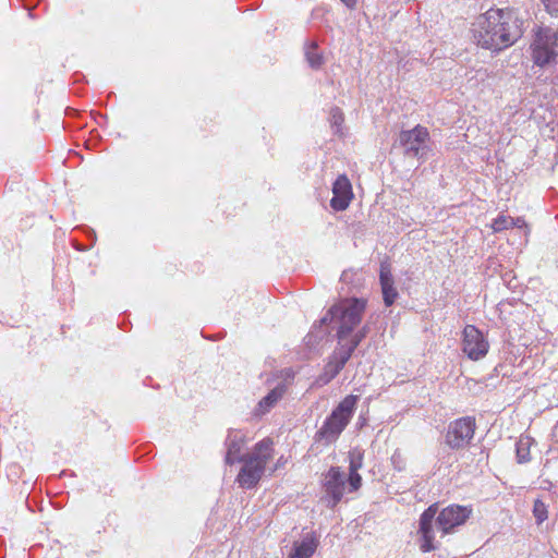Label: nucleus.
Instances as JSON below:
<instances>
[{
  "mask_svg": "<svg viewBox=\"0 0 558 558\" xmlns=\"http://www.w3.org/2000/svg\"><path fill=\"white\" fill-rule=\"evenodd\" d=\"M517 459L519 463H524L530 461V440L529 439H520L517 442Z\"/></svg>",
  "mask_w": 558,
  "mask_h": 558,
  "instance_id": "obj_19",
  "label": "nucleus"
},
{
  "mask_svg": "<svg viewBox=\"0 0 558 558\" xmlns=\"http://www.w3.org/2000/svg\"><path fill=\"white\" fill-rule=\"evenodd\" d=\"M430 137L426 128L416 125L412 130L401 131L399 134V144L402 147L404 156L424 160L428 153Z\"/></svg>",
  "mask_w": 558,
  "mask_h": 558,
  "instance_id": "obj_7",
  "label": "nucleus"
},
{
  "mask_svg": "<svg viewBox=\"0 0 558 558\" xmlns=\"http://www.w3.org/2000/svg\"><path fill=\"white\" fill-rule=\"evenodd\" d=\"M514 226V219L509 216L499 215L492 223V228L495 232H500L512 228Z\"/></svg>",
  "mask_w": 558,
  "mask_h": 558,
  "instance_id": "obj_20",
  "label": "nucleus"
},
{
  "mask_svg": "<svg viewBox=\"0 0 558 558\" xmlns=\"http://www.w3.org/2000/svg\"><path fill=\"white\" fill-rule=\"evenodd\" d=\"M332 194L330 206L338 211L347 209L353 197V192L351 182L345 174L336 179L332 185Z\"/></svg>",
  "mask_w": 558,
  "mask_h": 558,
  "instance_id": "obj_11",
  "label": "nucleus"
},
{
  "mask_svg": "<svg viewBox=\"0 0 558 558\" xmlns=\"http://www.w3.org/2000/svg\"><path fill=\"white\" fill-rule=\"evenodd\" d=\"M462 349L471 360L477 361L487 354L488 342L475 326L468 325L463 330Z\"/></svg>",
  "mask_w": 558,
  "mask_h": 558,
  "instance_id": "obj_10",
  "label": "nucleus"
},
{
  "mask_svg": "<svg viewBox=\"0 0 558 558\" xmlns=\"http://www.w3.org/2000/svg\"><path fill=\"white\" fill-rule=\"evenodd\" d=\"M472 509L465 506L450 505L438 512V505L433 504L420 517V533L422 534L421 550L429 553L437 548L435 545V531L445 536L454 532V529L464 524L470 518Z\"/></svg>",
  "mask_w": 558,
  "mask_h": 558,
  "instance_id": "obj_3",
  "label": "nucleus"
},
{
  "mask_svg": "<svg viewBox=\"0 0 558 558\" xmlns=\"http://www.w3.org/2000/svg\"><path fill=\"white\" fill-rule=\"evenodd\" d=\"M475 428V418L470 416L451 422L448 425L446 444L454 450L465 448L474 437Z\"/></svg>",
  "mask_w": 558,
  "mask_h": 558,
  "instance_id": "obj_8",
  "label": "nucleus"
},
{
  "mask_svg": "<svg viewBox=\"0 0 558 558\" xmlns=\"http://www.w3.org/2000/svg\"><path fill=\"white\" fill-rule=\"evenodd\" d=\"M522 222V220L520 218H518L517 220H514V226H520V223Z\"/></svg>",
  "mask_w": 558,
  "mask_h": 558,
  "instance_id": "obj_26",
  "label": "nucleus"
},
{
  "mask_svg": "<svg viewBox=\"0 0 558 558\" xmlns=\"http://www.w3.org/2000/svg\"><path fill=\"white\" fill-rule=\"evenodd\" d=\"M550 15H558V0H541Z\"/></svg>",
  "mask_w": 558,
  "mask_h": 558,
  "instance_id": "obj_23",
  "label": "nucleus"
},
{
  "mask_svg": "<svg viewBox=\"0 0 558 558\" xmlns=\"http://www.w3.org/2000/svg\"><path fill=\"white\" fill-rule=\"evenodd\" d=\"M379 281L385 305L390 306L395 303L398 296V291L393 286V278L391 275L390 266L388 264L380 265Z\"/></svg>",
  "mask_w": 558,
  "mask_h": 558,
  "instance_id": "obj_14",
  "label": "nucleus"
},
{
  "mask_svg": "<svg viewBox=\"0 0 558 558\" xmlns=\"http://www.w3.org/2000/svg\"><path fill=\"white\" fill-rule=\"evenodd\" d=\"M349 461V492H355L362 485V477L359 474V470L363 466V453L359 450L350 451Z\"/></svg>",
  "mask_w": 558,
  "mask_h": 558,
  "instance_id": "obj_15",
  "label": "nucleus"
},
{
  "mask_svg": "<svg viewBox=\"0 0 558 558\" xmlns=\"http://www.w3.org/2000/svg\"><path fill=\"white\" fill-rule=\"evenodd\" d=\"M359 396L349 395L347 396L325 420L323 426L316 432L315 440L323 441L325 445L335 442L344 428L350 423Z\"/></svg>",
  "mask_w": 558,
  "mask_h": 558,
  "instance_id": "obj_5",
  "label": "nucleus"
},
{
  "mask_svg": "<svg viewBox=\"0 0 558 558\" xmlns=\"http://www.w3.org/2000/svg\"><path fill=\"white\" fill-rule=\"evenodd\" d=\"M341 2L348 8V9H354L356 7L357 0H341Z\"/></svg>",
  "mask_w": 558,
  "mask_h": 558,
  "instance_id": "obj_24",
  "label": "nucleus"
},
{
  "mask_svg": "<svg viewBox=\"0 0 558 558\" xmlns=\"http://www.w3.org/2000/svg\"><path fill=\"white\" fill-rule=\"evenodd\" d=\"M318 544V538L314 534H306L301 542H294L289 558H311Z\"/></svg>",
  "mask_w": 558,
  "mask_h": 558,
  "instance_id": "obj_17",
  "label": "nucleus"
},
{
  "mask_svg": "<svg viewBox=\"0 0 558 558\" xmlns=\"http://www.w3.org/2000/svg\"><path fill=\"white\" fill-rule=\"evenodd\" d=\"M523 23L514 9H490L481 14L473 24L474 41L484 49L501 51L521 38Z\"/></svg>",
  "mask_w": 558,
  "mask_h": 558,
  "instance_id": "obj_1",
  "label": "nucleus"
},
{
  "mask_svg": "<svg viewBox=\"0 0 558 558\" xmlns=\"http://www.w3.org/2000/svg\"><path fill=\"white\" fill-rule=\"evenodd\" d=\"M348 476L339 466H331L324 476L323 487L325 495L323 500L329 508H335L342 499L345 492Z\"/></svg>",
  "mask_w": 558,
  "mask_h": 558,
  "instance_id": "obj_9",
  "label": "nucleus"
},
{
  "mask_svg": "<svg viewBox=\"0 0 558 558\" xmlns=\"http://www.w3.org/2000/svg\"><path fill=\"white\" fill-rule=\"evenodd\" d=\"M343 121H344V118H343L342 111L338 107L332 108L330 111V122H331L332 126L337 128L336 133L339 132V128L341 126Z\"/></svg>",
  "mask_w": 558,
  "mask_h": 558,
  "instance_id": "obj_22",
  "label": "nucleus"
},
{
  "mask_svg": "<svg viewBox=\"0 0 558 558\" xmlns=\"http://www.w3.org/2000/svg\"><path fill=\"white\" fill-rule=\"evenodd\" d=\"M547 513L548 512L546 505L542 500L536 499L533 506V514L536 519L537 524L543 523L547 519Z\"/></svg>",
  "mask_w": 558,
  "mask_h": 558,
  "instance_id": "obj_21",
  "label": "nucleus"
},
{
  "mask_svg": "<svg viewBox=\"0 0 558 558\" xmlns=\"http://www.w3.org/2000/svg\"><path fill=\"white\" fill-rule=\"evenodd\" d=\"M532 59L535 65L544 68L557 62L558 32L551 28H538L531 45Z\"/></svg>",
  "mask_w": 558,
  "mask_h": 558,
  "instance_id": "obj_6",
  "label": "nucleus"
},
{
  "mask_svg": "<svg viewBox=\"0 0 558 558\" xmlns=\"http://www.w3.org/2000/svg\"><path fill=\"white\" fill-rule=\"evenodd\" d=\"M284 462H286V461L283 460V458H282V457H281V458H279V459L277 460V462H276L275 469H272V470H271V472H274L275 470H277V469L281 468V466H283Z\"/></svg>",
  "mask_w": 558,
  "mask_h": 558,
  "instance_id": "obj_25",
  "label": "nucleus"
},
{
  "mask_svg": "<svg viewBox=\"0 0 558 558\" xmlns=\"http://www.w3.org/2000/svg\"><path fill=\"white\" fill-rule=\"evenodd\" d=\"M274 458V441L266 437L258 441L251 452L238 458L243 465L236 476V482L243 488H253L262 480L267 463Z\"/></svg>",
  "mask_w": 558,
  "mask_h": 558,
  "instance_id": "obj_4",
  "label": "nucleus"
},
{
  "mask_svg": "<svg viewBox=\"0 0 558 558\" xmlns=\"http://www.w3.org/2000/svg\"><path fill=\"white\" fill-rule=\"evenodd\" d=\"M366 308L364 299H343L331 306L325 316L319 320V326L333 324L337 330L338 347L352 356L355 349L363 341L369 331L367 325L352 333L362 320Z\"/></svg>",
  "mask_w": 558,
  "mask_h": 558,
  "instance_id": "obj_2",
  "label": "nucleus"
},
{
  "mask_svg": "<svg viewBox=\"0 0 558 558\" xmlns=\"http://www.w3.org/2000/svg\"><path fill=\"white\" fill-rule=\"evenodd\" d=\"M287 390V385L281 381L274 389H271L267 396H265L256 405L254 410V414L256 416H262L269 412L277 402L283 397Z\"/></svg>",
  "mask_w": 558,
  "mask_h": 558,
  "instance_id": "obj_16",
  "label": "nucleus"
},
{
  "mask_svg": "<svg viewBox=\"0 0 558 558\" xmlns=\"http://www.w3.org/2000/svg\"><path fill=\"white\" fill-rule=\"evenodd\" d=\"M351 356L341 348L337 347L332 354L329 356L323 373L318 377V383L326 385L330 383L345 366Z\"/></svg>",
  "mask_w": 558,
  "mask_h": 558,
  "instance_id": "obj_12",
  "label": "nucleus"
},
{
  "mask_svg": "<svg viewBox=\"0 0 558 558\" xmlns=\"http://www.w3.org/2000/svg\"><path fill=\"white\" fill-rule=\"evenodd\" d=\"M305 59L308 65L315 70L324 64V57L318 49L317 43L312 41L305 47Z\"/></svg>",
  "mask_w": 558,
  "mask_h": 558,
  "instance_id": "obj_18",
  "label": "nucleus"
},
{
  "mask_svg": "<svg viewBox=\"0 0 558 558\" xmlns=\"http://www.w3.org/2000/svg\"><path fill=\"white\" fill-rule=\"evenodd\" d=\"M245 444V437L241 432L238 430H229L227 438H226V447H227V453H226V463L229 465H232L233 463L238 462V458L241 457L240 452Z\"/></svg>",
  "mask_w": 558,
  "mask_h": 558,
  "instance_id": "obj_13",
  "label": "nucleus"
}]
</instances>
